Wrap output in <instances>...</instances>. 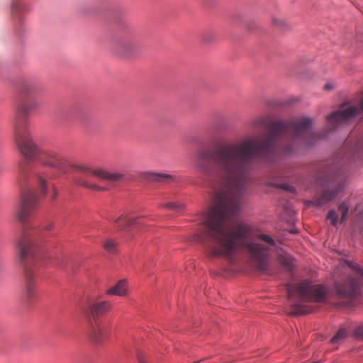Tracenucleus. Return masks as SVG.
I'll return each mask as SVG.
<instances>
[{"mask_svg":"<svg viewBox=\"0 0 363 363\" xmlns=\"http://www.w3.org/2000/svg\"><path fill=\"white\" fill-rule=\"evenodd\" d=\"M312 125L313 119L308 117L287 121L263 117L256 125L267 129V133L259 142H257L258 137H248L198 153L197 169L214 176L216 180L211 184L214 191L213 205L204 215L203 235L197 236L199 241L208 242L209 257L234 262V256L245 250L257 270L268 272L269 248L275 245L274 240L261 234L257 240L250 241V227L234 218L241 210V199L251 182L249 172L252 161L259 155H292L313 145L325 134L311 132Z\"/></svg>","mask_w":363,"mask_h":363,"instance_id":"1","label":"nucleus"},{"mask_svg":"<svg viewBox=\"0 0 363 363\" xmlns=\"http://www.w3.org/2000/svg\"><path fill=\"white\" fill-rule=\"evenodd\" d=\"M39 103L36 97H22L17 106V120L15 125V140L25 160L19 164L20 177L35 185L43 196L48 193V182L50 177L47 167L62 174L67 170V160L51 150H41L33 141L29 133L28 117L36 110Z\"/></svg>","mask_w":363,"mask_h":363,"instance_id":"2","label":"nucleus"},{"mask_svg":"<svg viewBox=\"0 0 363 363\" xmlns=\"http://www.w3.org/2000/svg\"><path fill=\"white\" fill-rule=\"evenodd\" d=\"M38 196L34 192L24 193L16 211V218L23 224V233L18 242L19 261L24 268V289L22 299L30 304L38 298L37 284L33 265L43 256V250L37 243V232L29 233L27 222L38 206Z\"/></svg>","mask_w":363,"mask_h":363,"instance_id":"3","label":"nucleus"},{"mask_svg":"<svg viewBox=\"0 0 363 363\" xmlns=\"http://www.w3.org/2000/svg\"><path fill=\"white\" fill-rule=\"evenodd\" d=\"M286 290L291 313L296 315L310 313L305 304L308 302H325L328 294L324 285H313L309 280H304L296 284H288Z\"/></svg>","mask_w":363,"mask_h":363,"instance_id":"4","label":"nucleus"},{"mask_svg":"<svg viewBox=\"0 0 363 363\" xmlns=\"http://www.w3.org/2000/svg\"><path fill=\"white\" fill-rule=\"evenodd\" d=\"M111 304L108 301H91L86 306L82 308V311L89 319H93L94 324H91L90 338L97 344H102L108 338V330L99 318L106 314L111 308Z\"/></svg>","mask_w":363,"mask_h":363,"instance_id":"5","label":"nucleus"},{"mask_svg":"<svg viewBox=\"0 0 363 363\" xmlns=\"http://www.w3.org/2000/svg\"><path fill=\"white\" fill-rule=\"evenodd\" d=\"M317 182L326 185V189L317 197L314 203L316 206H323L333 200L343 191L345 183L337 176L330 172H325L317 177Z\"/></svg>","mask_w":363,"mask_h":363,"instance_id":"6","label":"nucleus"},{"mask_svg":"<svg viewBox=\"0 0 363 363\" xmlns=\"http://www.w3.org/2000/svg\"><path fill=\"white\" fill-rule=\"evenodd\" d=\"M347 266L353 269L357 278L347 275L342 281H335L337 294L340 298H353L359 294L360 279H363V269L355 263L347 262Z\"/></svg>","mask_w":363,"mask_h":363,"instance_id":"7","label":"nucleus"},{"mask_svg":"<svg viewBox=\"0 0 363 363\" xmlns=\"http://www.w3.org/2000/svg\"><path fill=\"white\" fill-rule=\"evenodd\" d=\"M140 43L134 35H125L117 39L113 44V52L120 56L127 57L134 54Z\"/></svg>","mask_w":363,"mask_h":363,"instance_id":"8","label":"nucleus"},{"mask_svg":"<svg viewBox=\"0 0 363 363\" xmlns=\"http://www.w3.org/2000/svg\"><path fill=\"white\" fill-rule=\"evenodd\" d=\"M77 171L84 173H91L92 175L109 182H118L123 179L124 174L121 172H111L105 169L97 168L91 169L87 167L82 165H75L73 167Z\"/></svg>","mask_w":363,"mask_h":363,"instance_id":"9","label":"nucleus"},{"mask_svg":"<svg viewBox=\"0 0 363 363\" xmlns=\"http://www.w3.org/2000/svg\"><path fill=\"white\" fill-rule=\"evenodd\" d=\"M40 86L35 82H25L20 89L21 96L36 97L40 91Z\"/></svg>","mask_w":363,"mask_h":363,"instance_id":"10","label":"nucleus"},{"mask_svg":"<svg viewBox=\"0 0 363 363\" xmlns=\"http://www.w3.org/2000/svg\"><path fill=\"white\" fill-rule=\"evenodd\" d=\"M108 295L124 296L128 294V283L125 279H121L117 284L106 291Z\"/></svg>","mask_w":363,"mask_h":363,"instance_id":"11","label":"nucleus"},{"mask_svg":"<svg viewBox=\"0 0 363 363\" xmlns=\"http://www.w3.org/2000/svg\"><path fill=\"white\" fill-rule=\"evenodd\" d=\"M147 179L150 181L169 183L174 180V176L162 172H148L147 173Z\"/></svg>","mask_w":363,"mask_h":363,"instance_id":"12","label":"nucleus"},{"mask_svg":"<svg viewBox=\"0 0 363 363\" xmlns=\"http://www.w3.org/2000/svg\"><path fill=\"white\" fill-rule=\"evenodd\" d=\"M138 218H127L126 216H121L115 221L116 226L120 229H124L125 227H129L133 225H138Z\"/></svg>","mask_w":363,"mask_h":363,"instance_id":"13","label":"nucleus"},{"mask_svg":"<svg viewBox=\"0 0 363 363\" xmlns=\"http://www.w3.org/2000/svg\"><path fill=\"white\" fill-rule=\"evenodd\" d=\"M73 182L77 186H83L84 188H86V189H89L91 190H94V191H104L106 189L105 188H103L96 184L86 182V180H84V179L80 178V177L74 178L73 179Z\"/></svg>","mask_w":363,"mask_h":363,"instance_id":"14","label":"nucleus"},{"mask_svg":"<svg viewBox=\"0 0 363 363\" xmlns=\"http://www.w3.org/2000/svg\"><path fill=\"white\" fill-rule=\"evenodd\" d=\"M279 261L287 271H292L294 269V258L289 255H281L279 256Z\"/></svg>","mask_w":363,"mask_h":363,"instance_id":"15","label":"nucleus"},{"mask_svg":"<svg viewBox=\"0 0 363 363\" xmlns=\"http://www.w3.org/2000/svg\"><path fill=\"white\" fill-rule=\"evenodd\" d=\"M104 248L109 253H115L117 252V243L113 240H106L104 242Z\"/></svg>","mask_w":363,"mask_h":363,"instance_id":"16","label":"nucleus"},{"mask_svg":"<svg viewBox=\"0 0 363 363\" xmlns=\"http://www.w3.org/2000/svg\"><path fill=\"white\" fill-rule=\"evenodd\" d=\"M338 211L341 213V223H343L345 221V220L347 218V213L349 211V206L347 204H346L345 202L341 203L338 206Z\"/></svg>","mask_w":363,"mask_h":363,"instance_id":"17","label":"nucleus"},{"mask_svg":"<svg viewBox=\"0 0 363 363\" xmlns=\"http://www.w3.org/2000/svg\"><path fill=\"white\" fill-rule=\"evenodd\" d=\"M347 335V333L345 328H340L337 334L332 338V343H337L342 340L345 339Z\"/></svg>","mask_w":363,"mask_h":363,"instance_id":"18","label":"nucleus"},{"mask_svg":"<svg viewBox=\"0 0 363 363\" xmlns=\"http://www.w3.org/2000/svg\"><path fill=\"white\" fill-rule=\"evenodd\" d=\"M162 206L169 208V209H172L176 211H179L184 209V206L182 203H177V202H169V203H167L162 205Z\"/></svg>","mask_w":363,"mask_h":363,"instance_id":"19","label":"nucleus"},{"mask_svg":"<svg viewBox=\"0 0 363 363\" xmlns=\"http://www.w3.org/2000/svg\"><path fill=\"white\" fill-rule=\"evenodd\" d=\"M327 218L330 221L333 226H335L338 222V216L335 210H330L328 213Z\"/></svg>","mask_w":363,"mask_h":363,"instance_id":"20","label":"nucleus"},{"mask_svg":"<svg viewBox=\"0 0 363 363\" xmlns=\"http://www.w3.org/2000/svg\"><path fill=\"white\" fill-rule=\"evenodd\" d=\"M58 195H59V192H58V190L57 189V187L55 186H52V191H51V199L52 201H55L57 199V198L58 197Z\"/></svg>","mask_w":363,"mask_h":363,"instance_id":"21","label":"nucleus"},{"mask_svg":"<svg viewBox=\"0 0 363 363\" xmlns=\"http://www.w3.org/2000/svg\"><path fill=\"white\" fill-rule=\"evenodd\" d=\"M355 335L358 337L363 338V323L356 328Z\"/></svg>","mask_w":363,"mask_h":363,"instance_id":"22","label":"nucleus"},{"mask_svg":"<svg viewBox=\"0 0 363 363\" xmlns=\"http://www.w3.org/2000/svg\"><path fill=\"white\" fill-rule=\"evenodd\" d=\"M335 87V84L334 82H328L324 86V89L325 91H331Z\"/></svg>","mask_w":363,"mask_h":363,"instance_id":"23","label":"nucleus"},{"mask_svg":"<svg viewBox=\"0 0 363 363\" xmlns=\"http://www.w3.org/2000/svg\"><path fill=\"white\" fill-rule=\"evenodd\" d=\"M138 362L139 363H148L144 357L139 355L138 356Z\"/></svg>","mask_w":363,"mask_h":363,"instance_id":"24","label":"nucleus"},{"mask_svg":"<svg viewBox=\"0 0 363 363\" xmlns=\"http://www.w3.org/2000/svg\"><path fill=\"white\" fill-rule=\"evenodd\" d=\"M53 227V225L52 223H50V224H47L45 225L44 227H43V229L45 230H50Z\"/></svg>","mask_w":363,"mask_h":363,"instance_id":"25","label":"nucleus"},{"mask_svg":"<svg viewBox=\"0 0 363 363\" xmlns=\"http://www.w3.org/2000/svg\"><path fill=\"white\" fill-rule=\"evenodd\" d=\"M274 22L279 26H282L284 24V21L281 20H274Z\"/></svg>","mask_w":363,"mask_h":363,"instance_id":"26","label":"nucleus"},{"mask_svg":"<svg viewBox=\"0 0 363 363\" xmlns=\"http://www.w3.org/2000/svg\"><path fill=\"white\" fill-rule=\"evenodd\" d=\"M210 34H206L204 36H203V40L205 42H209L211 40L210 39Z\"/></svg>","mask_w":363,"mask_h":363,"instance_id":"27","label":"nucleus"},{"mask_svg":"<svg viewBox=\"0 0 363 363\" xmlns=\"http://www.w3.org/2000/svg\"><path fill=\"white\" fill-rule=\"evenodd\" d=\"M339 271H340V269H336V272H335V274L338 273V272H339Z\"/></svg>","mask_w":363,"mask_h":363,"instance_id":"28","label":"nucleus"}]
</instances>
